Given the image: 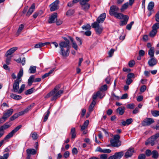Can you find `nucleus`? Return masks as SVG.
Here are the masks:
<instances>
[{"label": "nucleus", "mask_w": 159, "mask_h": 159, "mask_svg": "<svg viewBox=\"0 0 159 159\" xmlns=\"http://www.w3.org/2000/svg\"><path fill=\"white\" fill-rule=\"evenodd\" d=\"M60 87V85H57L53 90L45 96L44 98H47L52 97L51 101L56 100L57 98L60 97L63 93V90H59Z\"/></svg>", "instance_id": "1"}, {"label": "nucleus", "mask_w": 159, "mask_h": 159, "mask_svg": "<svg viewBox=\"0 0 159 159\" xmlns=\"http://www.w3.org/2000/svg\"><path fill=\"white\" fill-rule=\"evenodd\" d=\"M59 45L61 52V55L64 57H68L70 53V44L62 42L60 43Z\"/></svg>", "instance_id": "2"}, {"label": "nucleus", "mask_w": 159, "mask_h": 159, "mask_svg": "<svg viewBox=\"0 0 159 159\" xmlns=\"http://www.w3.org/2000/svg\"><path fill=\"white\" fill-rule=\"evenodd\" d=\"M21 127L22 126L21 125H19L17 126L7 135L3 139L0 141V147L1 146L3 143L6 142L5 141H6L12 137L14 134L21 128Z\"/></svg>", "instance_id": "3"}, {"label": "nucleus", "mask_w": 159, "mask_h": 159, "mask_svg": "<svg viewBox=\"0 0 159 159\" xmlns=\"http://www.w3.org/2000/svg\"><path fill=\"white\" fill-rule=\"evenodd\" d=\"M120 137L118 134L114 136L113 138L111 139L110 143L111 146L113 147L118 148L121 146V142L120 140Z\"/></svg>", "instance_id": "4"}, {"label": "nucleus", "mask_w": 159, "mask_h": 159, "mask_svg": "<svg viewBox=\"0 0 159 159\" xmlns=\"http://www.w3.org/2000/svg\"><path fill=\"white\" fill-rule=\"evenodd\" d=\"M158 138H159V132L149 138L145 143V145H147L149 144L152 146H153L156 144L155 142Z\"/></svg>", "instance_id": "5"}, {"label": "nucleus", "mask_w": 159, "mask_h": 159, "mask_svg": "<svg viewBox=\"0 0 159 159\" xmlns=\"http://www.w3.org/2000/svg\"><path fill=\"white\" fill-rule=\"evenodd\" d=\"M92 26L95 29L96 33L97 34H100L103 30V28L102 25H100L98 22H94L92 24Z\"/></svg>", "instance_id": "6"}, {"label": "nucleus", "mask_w": 159, "mask_h": 159, "mask_svg": "<svg viewBox=\"0 0 159 159\" xmlns=\"http://www.w3.org/2000/svg\"><path fill=\"white\" fill-rule=\"evenodd\" d=\"M154 120L152 118H147L145 119L142 122V126H148L154 122Z\"/></svg>", "instance_id": "7"}, {"label": "nucleus", "mask_w": 159, "mask_h": 159, "mask_svg": "<svg viewBox=\"0 0 159 159\" xmlns=\"http://www.w3.org/2000/svg\"><path fill=\"white\" fill-rule=\"evenodd\" d=\"M59 0H56L51 4L49 5L50 11H52L57 10L59 8Z\"/></svg>", "instance_id": "8"}, {"label": "nucleus", "mask_w": 159, "mask_h": 159, "mask_svg": "<svg viewBox=\"0 0 159 159\" xmlns=\"http://www.w3.org/2000/svg\"><path fill=\"white\" fill-rule=\"evenodd\" d=\"M21 81L15 80L13 85L12 91L14 92L17 93L19 88V84Z\"/></svg>", "instance_id": "9"}, {"label": "nucleus", "mask_w": 159, "mask_h": 159, "mask_svg": "<svg viewBox=\"0 0 159 159\" xmlns=\"http://www.w3.org/2000/svg\"><path fill=\"white\" fill-rule=\"evenodd\" d=\"M119 10V7L116 5H112L110 7V9L109 11V14L111 16H113L116 13H117V11Z\"/></svg>", "instance_id": "10"}, {"label": "nucleus", "mask_w": 159, "mask_h": 159, "mask_svg": "<svg viewBox=\"0 0 159 159\" xmlns=\"http://www.w3.org/2000/svg\"><path fill=\"white\" fill-rule=\"evenodd\" d=\"M80 4L81 5L82 9L85 11H87L89 8L90 5L89 4L86 2H80Z\"/></svg>", "instance_id": "11"}, {"label": "nucleus", "mask_w": 159, "mask_h": 159, "mask_svg": "<svg viewBox=\"0 0 159 159\" xmlns=\"http://www.w3.org/2000/svg\"><path fill=\"white\" fill-rule=\"evenodd\" d=\"M57 20V14L54 13L52 14L49 17L48 20V23H55Z\"/></svg>", "instance_id": "12"}, {"label": "nucleus", "mask_w": 159, "mask_h": 159, "mask_svg": "<svg viewBox=\"0 0 159 159\" xmlns=\"http://www.w3.org/2000/svg\"><path fill=\"white\" fill-rule=\"evenodd\" d=\"M106 17V14L105 13H103L101 14L97 20V21L95 22H98V24L102 23L104 21Z\"/></svg>", "instance_id": "13"}, {"label": "nucleus", "mask_w": 159, "mask_h": 159, "mask_svg": "<svg viewBox=\"0 0 159 159\" xmlns=\"http://www.w3.org/2000/svg\"><path fill=\"white\" fill-rule=\"evenodd\" d=\"M134 152V149L133 148H130L125 152V157L126 158H128L131 157Z\"/></svg>", "instance_id": "14"}, {"label": "nucleus", "mask_w": 159, "mask_h": 159, "mask_svg": "<svg viewBox=\"0 0 159 159\" xmlns=\"http://www.w3.org/2000/svg\"><path fill=\"white\" fill-rule=\"evenodd\" d=\"M151 58V59L149 60L148 63L150 66L153 67L157 64V61L154 57Z\"/></svg>", "instance_id": "15"}, {"label": "nucleus", "mask_w": 159, "mask_h": 159, "mask_svg": "<svg viewBox=\"0 0 159 159\" xmlns=\"http://www.w3.org/2000/svg\"><path fill=\"white\" fill-rule=\"evenodd\" d=\"M12 125L10 122L6 123L4 124L0 127V130L2 132H4V130L9 128Z\"/></svg>", "instance_id": "16"}, {"label": "nucleus", "mask_w": 159, "mask_h": 159, "mask_svg": "<svg viewBox=\"0 0 159 159\" xmlns=\"http://www.w3.org/2000/svg\"><path fill=\"white\" fill-rule=\"evenodd\" d=\"M12 125L10 122L6 123L4 124L0 127V130L2 132H4V130L9 128Z\"/></svg>", "instance_id": "17"}, {"label": "nucleus", "mask_w": 159, "mask_h": 159, "mask_svg": "<svg viewBox=\"0 0 159 159\" xmlns=\"http://www.w3.org/2000/svg\"><path fill=\"white\" fill-rule=\"evenodd\" d=\"M18 49L17 47H13L8 50L6 52L5 56L7 57L8 56L11 55L15 52Z\"/></svg>", "instance_id": "18"}, {"label": "nucleus", "mask_w": 159, "mask_h": 159, "mask_svg": "<svg viewBox=\"0 0 159 159\" xmlns=\"http://www.w3.org/2000/svg\"><path fill=\"white\" fill-rule=\"evenodd\" d=\"M33 106V105H30L24 110L19 112L18 113L19 114V115H20V116H22L24 115V114L27 113Z\"/></svg>", "instance_id": "19"}, {"label": "nucleus", "mask_w": 159, "mask_h": 159, "mask_svg": "<svg viewBox=\"0 0 159 159\" xmlns=\"http://www.w3.org/2000/svg\"><path fill=\"white\" fill-rule=\"evenodd\" d=\"M13 112V110L10 108L7 110L6 112L4 113L3 115L7 119L12 115Z\"/></svg>", "instance_id": "20"}, {"label": "nucleus", "mask_w": 159, "mask_h": 159, "mask_svg": "<svg viewBox=\"0 0 159 159\" xmlns=\"http://www.w3.org/2000/svg\"><path fill=\"white\" fill-rule=\"evenodd\" d=\"M23 68H21L20 69V70L17 74V78L16 80L21 81L22 79L21 78L23 76Z\"/></svg>", "instance_id": "21"}, {"label": "nucleus", "mask_w": 159, "mask_h": 159, "mask_svg": "<svg viewBox=\"0 0 159 159\" xmlns=\"http://www.w3.org/2000/svg\"><path fill=\"white\" fill-rule=\"evenodd\" d=\"M35 7V4H34L33 3L31 5L26 15L28 16H29L34 11Z\"/></svg>", "instance_id": "22"}, {"label": "nucleus", "mask_w": 159, "mask_h": 159, "mask_svg": "<svg viewBox=\"0 0 159 159\" xmlns=\"http://www.w3.org/2000/svg\"><path fill=\"white\" fill-rule=\"evenodd\" d=\"M129 16L127 15H125L122 18L123 20L120 21V26H123L126 25L129 20Z\"/></svg>", "instance_id": "23"}, {"label": "nucleus", "mask_w": 159, "mask_h": 159, "mask_svg": "<svg viewBox=\"0 0 159 159\" xmlns=\"http://www.w3.org/2000/svg\"><path fill=\"white\" fill-rule=\"evenodd\" d=\"M89 124V120H86L84 122L83 125H80L81 127V131H83L87 127Z\"/></svg>", "instance_id": "24"}, {"label": "nucleus", "mask_w": 159, "mask_h": 159, "mask_svg": "<svg viewBox=\"0 0 159 159\" xmlns=\"http://www.w3.org/2000/svg\"><path fill=\"white\" fill-rule=\"evenodd\" d=\"M125 108L124 107H119L116 110V112L120 115H122L124 113Z\"/></svg>", "instance_id": "25"}, {"label": "nucleus", "mask_w": 159, "mask_h": 159, "mask_svg": "<svg viewBox=\"0 0 159 159\" xmlns=\"http://www.w3.org/2000/svg\"><path fill=\"white\" fill-rule=\"evenodd\" d=\"M26 152L27 154L34 155L36 153V151L34 149L29 148L26 150Z\"/></svg>", "instance_id": "26"}, {"label": "nucleus", "mask_w": 159, "mask_h": 159, "mask_svg": "<svg viewBox=\"0 0 159 159\" xmlns=\"http://www.w3.org/2000/svg\"><path fill=\"white\" fill-rule=\"evenodd\" d=\"M115 17L119 19H122L124 17L123 14L117 12L113 15Z\"/></svg>", "instance_id": "27"}, {"label": "nucleus", "mask_w": 159, "mask_h": 159, "mask_svg": "<svg viewBox=\"0 0 159 159\" xmlns=\"http://www.w3.org/2000/svg\"><path fill=\"white\" fill-rule=\"evenodd\" d=\"M123 152L121 151L119 152H116L114 154L116 159H120L123 156Z\"/></svg>", "instance_id": "28"}, {"label": "nucleus", "mask_w": 159, "mask_h": 159, "mask_svg": "<svg viewBox=\"0 0 159 159\" xmlns=\"http://www.w3.org/2000/svg\"><path fill=\"white\" fill-rule=\"evenodd\" d=\"M10 97L15 100H20L22 98L20 96L14 94L12 93L11 94Z\"/></svg>", "instance_id": "29"}, {"label": "nucleus", "mask_w": 159, "mask_h": 159, "mask_svg": "<svg viewBox=\"0 0 159 159\" xmlns=\"http://www.w3.org/2000/svg\"><path fill=\"white\" fill-rule=\"evenodd\" d=\"M152 157L154 159H157L159 157V154L157 151L154 150L152 152Z\"/></svg>", "instance_id": "30"}, {"label": "nucleus", "mask_w": 159, "mask_h": 159, "mask_svg": "<svg viewBox=\"0 0 159 159\" xmlns=\"http://www.w3.org/2000/svg\"><path fill=\"white\" fill-rule=\"evenodd\" d=\"M154 47H151L148 51V54L150 57H154Z\"/></svg>", "instance_id": "31"}, {"label": "nucleus", "mask_w": 159, "mask_h": 159, "mask_svg": "<svg viewBox=\"0 0 159 159\" xmlns=\"http://www.w3.org/2000/svg\"><path fill=\"white\" fill-rule=\"evenodd\" d=\"M29 71L30 74L34 73L36 71V67L32 66H31L29 70Z\"/></svg>", "instance_id": "32"}, {"label": "nucleus", "mask_w": 159, "mask_h": 159, "mask_svg": "<svg viewBox=\"0 0 159 159\" xmlns=\"http://www.w3.org/2000/svg\"><path fill=\"white\" fill-rule=\"evenodd\" d=\"M154 4L153 2H149L148 6V9L149 11H152L154 7Z\"/></svg>", "instance_id": "33"}, {"label": "nucleus", "mask_w": 159, "mask_h": 159, "mask_svg": "<svg viewBox=\"0 0 159 159\" xmlns=\"http://www.w3.org/2000/svg\"><path fill=\"white\" fill-rule=\"evenodd\" d=\"M34 75H32L29 77L28 81V84L29 85H31L32 84L33 82H34Z\"/></svg>", "instance_id": "34"}, {"label": "nucleus", "mask_w": 159, "mask_h": 159, "mask_svg": "<svg viewBox=\"0 0 159 159\" xmlns=\"http://www.w3.org/2000/svg\"><path fill=\"white\" fill-rule=\"evenodd\" d=\"M70 134H71V138L74 139L76 136V133L75 128L74 127L72 128L71 130Z\"/></svg>", "instance_id": "35"}, {"label": "nucleus", "mask_w": 159, "mask_h": 159, "mask_svg": "<svg viewBox=\"0 0 159 159\" xmlns=\"http://www.w3.org/2000/svg\"><path fill=\"white\" fill-rule=\"evenodd\" d=\"M129 3L127 2L124 4L122 6L121 8H120V11L121 12H123L129 6Z\"/></svg>", "instance_id": "36"}, {"label": "nucleus", "mask_w": 159, "mask_h": 159, "mask_svg": "<svg viewBox=\"0 0 159 159\" xmlns=\"http://www.w3.org/2000/svg\"><path fill=\"white\" fill-rule=\"evenodd\" d=\"M83 30H89L91 29V26L89 24H87L85 25H84L82 27Z\"/></svg>", "instance_id": "37"}, {"label": "nucleus", "mask_w": 159, "mask_h": 159, "mask_svg": "<svg viewBox=\"0 0 159 159\" xmlns=\"http://www.w3.org/2000/svg\"><path fill=\"white\" fill-rule=\"evenodd\" d=\"M25 87V84H22L20 87V89H18L17 93L20 94L24 90Z\"/></svg>", "instance_id": "38"}, {"label": "nucleus", "mask_w": 159, "mask_h": 159, "mask_svg": "<svg viewBox=\"0 0 159 159\" xmlns=\"http://www.w3.org/2000/svg\"><path fill=\"white\" fill-rule=\"evenodd\" d=\"M31 137L34 140H36L37 139L38 137V135L36 132H34L30 134Z\"/></svg>", "instance_id": "39"}, {"label": "nucleus", "mask_w": 159, "mask_h": 159, "mask_svg": "<svg viewBox=\"0 0 159 159\" xmlns=\"http://www.w3.org/2000/svg\"><path fill=\"white\" fill-rule=\"evenodd\" d=\"M19 116H20V115L19 113H16L10 118V120L11 121L13 120Z\"/></svg>", "instance_id": "40"}, {"label": "nucleus", "mask_w": 159, "mask_h": 159, "mask_svg": "<svg viewBox=\"0 0 159 159\" xmlns=\"http://www.w3.org/2000/svg\"><path fill=\"white\" fill-rule=\"evenodd\" d=\"M159 28V23H157L154 24L152 26V29L157 31V30Z\"/></svg>", "instance_id": "41"}, {"label": "nucleus", "mask_w": 159, "mask_h": 159, "mask_svg": "<svg viewBox=\"0 0 159 159\" xmlns=\"http://www.w3.org/2000/svg\"><path fill=\"white\" fill-rule=\"evenodd\" d=\"M50 108H49V109H48V110L47 111L46 114L45 115L44 117V120H43V121L44 122L48 120L49 115L50 113V111H49Z\"/></svg>", "instance_id": "42"}, {"label": "nucleus", "mask_w": 159, "mask_h": 159, "mask_svg": "<svg viewBox=\"0 0 159 159\" xmlns=\"http://www.w3.org/2000/svg\"><path fill=\"white\" fill-rule=\"evenodd\" d=\"M157 31L152 29V30L149 33V36L151 37H153L157 34Z\"/></svg>", "instance_id": "43"}, {"label": "nucleus", "mask_w": 159, "mask_h": 159, "mask_svg": "<svg viewBox=\"0 0 159 159\" xmlns=\"http://www.w3.org/2000/svg\"><path fill=\"white\" fill-rule=\"evenodd\" d=\"M151 113L154 116H159V111H152Z\"/></svg>", "instance_id": "44"}, {"label": "nucleus", "mask_w": 159, "mask_h": 159, "mask_svg": "<svg viewBox=\"0 0 159 159\" xmlns=\"http://www.w3.org/2000/svg\"><path fill=\"white\" fill-rule=\"evenodd\" d=\"M74 13V11L73 10H69L66 12V15L71 16Z\"/></svg>", "instance_id": "45"}, {"label": "nucleus", "mask_w": 159, "mask_h": 159, "mask_svg": "<svg viewBox=\"0 0 159 159\" xmlns=\"http://www.w3.org/2000/svg\"><path fill=\"white\" fill-rule=\"evenodd\" d=\"M8 153L5 154L3 156H0V159H7L9 156Z\"/></svg>", "instance_id": "46"}, {"label": "nucleus", "mask_w": 159, "mask_h": 159, "mask_svg": "<svg viewBox=\"0 0 159 159\" xmlns=\"http://www.w3.org/2000/svg\"><path fill=\"white\" fill-rule=\"evenodd\" d=\"M107 89V86L106 84L102 86L100 89V90L101 91H106Z\"/></svg>", "instance_id": "47"}, {"label": "nucleus", "mask_w": 159, "mask_h": 159, "mask_svg": "<svg viewBox=\"0 0 159 159\" xmlns=\"http://www.w3.org/2000/svg\"><path fill=\"white\" fill-rule=\"evenodd\" d=\"M33 89L31 88L26 91L25 93L26 95H29L31 94L33 92Z\"/></svg>", "instance_id": "48"}, {"label": "nucleus", "mask_w": 159, "mask_h": 159, "mask_svg": "<svg viewBox=\"0 0 159 159\" xmlns=\"http://www.w3.org/2000/svg\"><path fill=\"white\" fill-rule=\"evenodd\" d=\"M134 23V21L131 22L129 24H128L126 26V29L129 30H130L132 26Z\"/></svg>", "instance_id": "49"}, {"label": "nucleus", "mask_w": 159, "mask_h": 159, "mask_svg": "<svg viewBox=\"0 0 159 159\" xmlns=\"http://www.w3.org/2000/svg\"><path fill=\"white\" fill-rule=\"evenodd\" d=\"M135 64V61L133 60H132L130 61L129 62L128 65H129V66L130 67H132L134 66V65Z\"/></svg>", "instance_id": "50"}, {"label": "nucleus", "mask_w": 159, "mask_h": 159, "mask_svg": "<svg viewBox=\"0 0 159 159\" xmlns=\"http://www.w3.org/2000/svg\"><path fill=\"white\" fill-rule=\"evenodd\" d=\"M107 154H103L100 155V158L99 159H107Z\"/></svg>", "instance_id": "51"}, {"label": "nucleus", "mask_w": 159, "mask_h": 159, "mask_svg": "<svg viewBox=\"0 0 159 159\" xmlns=\"http://www.w3.org/2000/svg\"><path fill=\"white\" fill-rule=\"evenodd\" d=\"M135 76L134 74L132 73H129L127 75V78L131 79L132 78H134Z\"/></svg>", "instance_id": "52"}, {"label": "nucleus", "mask_w": 159, "mask_h": 159, "mask_svg": "<svg viewBox=\"0 0 159 159\" xmlns=\"http://www.w3.org/2000/svg\"><path fill=\"white\" fill-rule=\"evenodd\" d=\"M71 45L72 47L74 48L75 50H77L78 46L75 42H73V43H72Z\"/></svg>", "instance_id": "53"}, {"label": "nucleus", "mask_w": 159, "mask_h": 159, "mask_svg": "<svg viewBox=\"0 0 159 159\" xmlns=\"http://www.w3.org/2000/svg\"><path fill=\"white\" fill-rule=\"evenodd\" d=\"M145 154L148 157L150 156L152 154V152L149 149H147L145 152Z\"/></svg>", "instance_id": "54"}, {"label": "nucleus", "mask_w": 159, "mask_h": 159, "mask_svg": "<svg viewBox=\"0 0 159 159\" xmlns=\"http://www.w3.org/2000/svg\"><path fill=\"white\" fill-rule=\"evenodd\" d=\"M7 119L3 115L2 117L0 119V124L3 123Z\"/></svg>", "instance_id": "55"}, {"label": "nucleus", "mask_w": 159, "mask_h": 159, "mask_svg": "<svg viewBox=\"0 0 159 159\" xmlns=\"http://www.w3.org/2000/svg\"><path fill=\"white\" fill-rule=\"evenodd\" d=\"M146 89V86L144 85L141 86L140 89V91L142 92H143L145 91Z\"/></svg>", "instance_id": "56"}, {"label": "nucleus", "mask_w": 159, "mask_h": 159, "mask_svg": "<svg viewBox=\"0 0 159 159\" xmlns=\"http://www.w3.org/2000/svg\"><path fill=\"white\" fill-rule=\"evenodd\" d=\"M146 156L145 154H141L138 156V159H145Z\"/></svg>", "instance_id": "57"}, {"label": "nucleus", "mask_w": 159, "mask_h": 159, "mask_svg": "<svg viewBox=\"0 0 159 159\" xmlns=\"http://www.w3.org/2000/svg\"><path fill=\"white\" fill-rule=\"evenodd\" d=\"M127 107L128 108L130 109H133L134 107V105L133 104H128L127 106Z\"/></svg>", "instance_id": "58"}, {"label": "nucleus", "mask_w": 159, "mask_h": 159, "mask_svg": "<svg viewBox=\"0 0 159 159\" xmlns=\"http://www.w3.org/2000/svg\"><path fill=\"white\" fill-rule=\"evenodd\" d=\"M11 61V57H7L5 61V62L7 65H9Z\"/></svg>", "instance_id": "59"}, {"label": "nucleus", "mask_w": 159, "mask_h": 159, "mask_svg": "<svg viewBox=\"0 0 159 159\" xmlns=\"http://www.w3.org/2000/svg\"><path fill=\"white\" fill-rule=\"evenodd\" d=\"M132 81L131 79L127 78L126 82V84L129 85L132 82Z\"/></svg>", "instance_id": "60"}, {"label": "nucleus", "mask_w": 159, "mask_h": 159, "mask_svg": "<svg viewBox=\"0 0 159 159\" xmlns=\"http://www.w3.org/2000/svg\"><path fill=\"white\" fill-rule=\"evenodd\" d=\"M24 27V25L23 24L20 25L18 30V32H20L21 30L23 29Z\"/></svg>", "instance_id": "61"}, {"label": "nucleus", "mask_w": 159, "mask_h": 159, "mask_svg": "<svg viewBox=\"0 0 159 159\" xmlns=\"http://www.w3.org/2000/svg\"><path fill=\"white\" fill-rule=\"evenodd\" d=\"M72 152L73 154H77L78 153V150L77 149L75 148H74L72 150Z\"/></svg>", "instance_id": "62"}, {"label": "nucleus", "mask_w": 159, "mask_h": 159, "mask_svg": "<svg viewBox=\"0 0 159 159\" xmlns=\"http://www.w3.org/2000/svg\"><path fill=\"white\" fill-rule=\"evenodd\" d=\"M84 34L86 36H89L91 35V32L90 30H87L85 32Z\"/></svg>", "instance_id": "63"}, {"label": "nucleus", "mask_w": 159, "mask_h": 159, "mask_svg": "<svg viewBox=\"0 0 159 159\" xmlns=\"http://www.w3.org/2000/svg\"><path fill=\"white\" fill-rule=\"evenodd\" d=\"M156 20L157 22H159V11H158L156 15Z\"/></svg>", "instance_id": "64"}]
</instances>
